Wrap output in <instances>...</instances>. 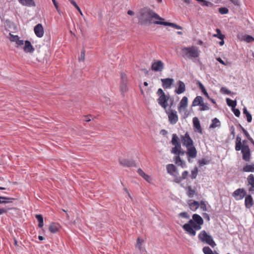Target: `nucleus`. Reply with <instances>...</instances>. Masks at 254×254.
<instances>
[{
    "label": "nucleus",
    "instance_id": "1",
    "mask_svg": "<svg viewBox=\"0 0 254 254\" xmlns=\"http://www.w3.org/2000/svg\"><path fill=\"white\" fill-rule=\"evenodd\" d=\"M139 22L141 24H150L152 23L155 24L169 26L177 29H182L183 28L175 23L163 21L164 19L152 9L144 7L139 11Z\"/></svg>",
    "mask_w": 254,
    "mask_h": 254
},
{
    "label": "nucleus",
    "instance_id": "2",
    "mask_svg": "<svg viewBox=\"0 0 254 254\" xmlns=\"http://www.w3.org/2000/svg\"><path fill=\"white\" fill-rule=\"evenodd\" d=\"M171 143L174 146L172 148L171 153L176 155L173 157L175 164L183 168L186 167L185 162L183 161L180 157V155H184L185 151L182 150L180 139L176 134H173Z\"/></svg>",
    "mask_w": 254,
    "mask_h": 254
},
{
    "label": "nucleus",
    "instance_id": "3",
    "mask_svg": "<svg viewBox=\"0 0 254 254\" xmlns=\"http://www.w3.org/2000/svg\"><path fill=\"white\" fill-rule=\"evenodd\" d=\"M192 217V219H190L187 223L183 226V228L189 235L194 236L196 235V231L201 229L203 220L201 217L197 214H194Z\"/></svg>",
    "mask_w": 254,
    "mask_h": 254
},
{
    "label": "nucleus",
    "instance_id": "4",
    "mask_svg": "<svg viewBox=\"0 0 254 254\" xmlns=\"http://www.w3.org/2000/svg\"><path fill=\"white\" fill-rule=\"evenodd\" d=\"M182 53L185 58H196L199 56L198 48L193 46L183 48L182 49Z\"/></svg>",
    "mask_w": 254,
    "mask_h": 254
},
{
    "label": "nucleus",
    "instance_id": "5",
    "mask_svg": "<svg viewBox=\"0 0 254 254\" xmlns=\"http://www.w3.org/2000/svg\"><path fill=\"white\" fill-rule=\"evenodd\" d=\"M198 238L201 242L209 245L212 248H214L216 245L212 237L208 234L205 230H202L199 233Z\"/></svg>",
    "mask_w": 254,
    "mask_h": 254
},
{
    "label": "nucleus",
    "instance_id": "6",
    "mask_svg": "<svg viewBox=\"0 0 254 254\" xmlns=\"http://www.w3.org/2000/svg\"><path fill=\"white\" fill-rule=\"evenodd\" d=\"M14 200V198L1 195V214L13 208L12 203Z\"/></svg>",
    "mask_w": 254,
    "mask_h": 254
},
{
    "label": "nucleus",
    "instance_id": "7",
    "mask_svg": "<svg viewBox=\"0 0 254 254\" xmlns=\"http://www.w3.org/2000/svg\"><path fill=\"white\" fill-rule=\"evenodd\" d=\"M241 144L242 147L240 150L242 154V158L244 161L249 162L251 158V152L248 144V141L246 140H244L242 141Z\"/></svg>",
    "mask_w": 254,
    "mask_h": 254
},
{
    "label": "nucleus",
    "instance_id": "8",
    "mask_svg": "<svg viewBox=\"0 0 254 254\" xmlns=\"http://www.w3.org/2000/svg\"><path fill=\"white\" fill-rule=\"evenodd\" d=\"M157 94L159 96L157 99L158 104L164 109H166L168 106V102L169 99V96L165 95L161 88H159L158 90Z\"/></svg>",
    "mask_w": 254,
    "mask_h": 254
},
{
    "label": "nucleus",
    "instance_id": "9",
    "mask_svg": "<svg viewBox=\"0 0 254 254\" xmlns=\"http://www.w3.org/2000/svg\"><path fill=\"white\" fill-rule=\"evenodd\" d=\"M5 27L6 29L9 31V40L11 42H14L16 43L17 39L19 38V37L17 35H13L11 34V32H14V31L16 29V26L12 22L10 21H6V24L5 25Z\"/></svg>",
    "mask_w": 254,
    "mask_h": 254
},
{
    "label": "nucleus",
    "instance_id": "10",
    "mask_svg": "<svg viewBox=\"0 0 254 254\" xmlns=\"http://www.w3.org/2000/svg\"><path fill=\"white\" fill-rule=\"evenodd\" d=\"M121 78L120 91L124 94L128 90L127 75L124 72L121 73Z\"/></svg>",
    "mask_w": 254,
    "mask_h": 254
},
{
    "label": "nucleus",
    "instance_id": "11",
    "mask_svg": "<svg viewBox=\"0 0 254 254\" xmlns=\"http://www.w3.org/2000/svg\"><path fill=\"white\" fill-rule=\"evenodd\" d=\"M247 194L246 190L243 188H239L236 190L232 194V196L236 200L243 199Z\"/></svg>",
    "mask_w": 254,
    "mask_h": 254
},
{
    "label": "nucleus",
    "instance_id": "12",
    "mask_svg": "<svg viewBox=\"0 0 254 254\" xmlns=\"http://www.w3.org/2000/svg\"><path fill=\"white\" fill-rule=\"evenodd\" d=\"M187 151L186 152L188 157V160L190 162V158L193 159L196 157L197 150L193 144L188 147H186Z\"/></svg>",
    "mask_w": 254,
    "mask_h": 254
},
{
    "label": "nucleus",
    "instance_id": "13",
    "mask_svg": "<svg viewBox=\"0 0 254 254\" xmlns=\"http://www.w3.org/2000/svg\"><path fill=\"white\" fill-rule=\"evenodd\" d=\"M181 139L183 145L186 147L193 144V141L188 132H186L184 135H181Z\"/></svg>",
    "mask_w": 254,
    "mask_h": 254
},
{
    "label": "nucleus",
    "instance_id": "14",
    "mask_svg": "<svg viewBox=\"0 0 254 254\" xmlns=\"http://www.w3.org/2000/svg\"><path fill=\"white\" fill-rule=\"evenodd\" d=\"M168 115L169 121L171 124L174 125L177 123L179 118L177 113L175 110H170L167 112Z\"/></svg>",
    "mask_w": 254,
    "mask_h": 254
},
{
    "label": "nucleus",
    "instance_id": "15",
    "mask_svg": "<svg viewBox=\"0 0 254 254\" xmlns=\"http://www.w3.org/2000/svg\"><path fill=\"white\" fill-rule=\"evenodd\" d=\"M247 186L248 187L249 191L252 194H254V175L252 174L249 175L247 179Z\"/></svg>",
    "mask_w": 254,
    "mask_h": 254
},
{
    "label": "nucleus",
    "instance_id": "16",
    "mask_svg": "<svg viewBox=\"0 0 254 254\" xmlns=\"http://www.w3.org/2000/svg\"><path fill=\"white\" fill-rule=\"evenodd\" d=\"M164 68V64L160 60L156 61L151 65V69L155 71H161Z\"/></svg>",
    "mask_w": 254,
    "mask_h": 254
},
{
    "label": "nucleus",
    "instance_id": "17",
    "mask_svg": "<svg viewBox=\"0 0 254 254\" xmlns=\"http://www.w3.org/2000/svg\"><path fill=\"white\" fill-rule=\"evenodd\" d=\"M167 173L170 175L177 177L179 175V172L177 167L173 164H169L166 166Z\"/></svg>",
    "mask_w": 254,
    "mask_h": 254
},
{
    "label": "nucleus",
    "instance_id": "18",
    "mask_svg": "<svg viewBox=\"0 0 254 254\" xmlns=\"http://www.w3.org/2000/svg\"><path fill=\"white\" fill-rule=\"evenodd\" d=\"M188 105V99L186 96H184L181 100L179 106L178 111L180 113H182V111H185Z\"/></svg>",
    "mask_w": 254,
    "mask_h": 254
},
{
    "label": "nucleus",
    "instance_id": "19",
    "mask_svg": "<svg viewBox=\"0 0 254 254\" xmlns=\"http://www.w3.org/2000/svg\"><path fill=\"white\" fill-rule=\"evenodd\" d=\"M119 163L120 165L124 167H133L135 166V162L132 160L127 159H119Z\"/></svg>",
    "mask_w": 254,
    "mask_h": 254
},
{
    "label": "nucleus",
    "instance_id": "20",
    "mask_svg": "<svg viewBox=\"0 0 254 254\" xmlns=\"http://www.w3.org/2000/svg\"><path fill=\"white\" fill-rule=\"evenodd\" d=\"M35 35L39 38H41L44 35V28L41 24L36 25L34 29Z\"/></svg>",
    "mask_w": 254,
    "mask_h": 254
},
{
    "label": "nucleus",
    "instance_id": "21",
    "mask_svg": "<svg viewBox=\"0 0 254 254\" xmlns=\"http://www.w3.org/2000/svg\"><path fill=\"white\" fill-rule=\"evenodd\" d=\"M245 205L247 208H251L254 204V199L251 194H246L245 196Z\"/></svg>",
    "mask_w": 254,
    "mask_h": 254
},
{
    "label": "nucleus",
    "instance_id": "22",
    "mask_svg": "<svg viewBox=\"0 0 254 254\" xmlns=\"http://www.w3.org/2000/svg\"><path fill=\"white\" fill-rule=\"evenodd\" d=\"M23 6L27 7H35L36 6L35 0H18Z\"/></svg>",
    "mask_w": 254,
    "mask_h": 254
},
{
    "label": "nucleus",
    "instance_id": "23",
    "mask_svg": "<svg viewBox=\"0 0 254 254\" xmlns=\"http://www.w3.org/2000/svg\"><path fill=\"white\" fill-rule=\"evenodd\" d=\"M34 48L30 41L26 40L24 42L23 50L26 53H32L34 51Z\"/></svg>",
    "mask_w": 254,
    "mask_h": 254
},
{
    "label": "nucleus",
    "instance_id": "24",
    "mask_svg": "<svg viewBox=\"0 0 254 254\" xmlns=\"http://www.w3.org/2000/svg\"><path fill=\"white\" fill-rule=\"evenodd\" d=\"M61 229V226L59 224L56 223H52L49 227L50 232L52 233H56Z\"/></svg>",
    "mask_w": 254,
    "mask_h": 254
},
{
    "label": "nucleus",
    "instance_id": "25",
    "mask_svg": "<svg viewBox=\"0 0 254 254\" xmlns=\"http://www.w3.org/2000/svg\"><path fill=\"white\" fill-rule=\"evenodd\" d=\"M178 88L176 89V93L178 94H181L184 93L186 91V85L185 83L183 81L179 80L178 82Z\"/></svg>",
    "mask_w": 254,
    "mask_h": 254
},
{
    "label": "nucleus",
    "instance_id": "26",
    "mask_svg": "<svg viewBox=\"0 0 254 254\" xmlns=\"http://www.w3.org/2000/svg\"><path fill=\"white\" fill-rule=\"evenodd\" d=\"M161 81L162 83V85L165 88H169L171 87L172 84L174 82V79L172 78H165L162 79Z\"/></svg>",
    "mask_w": 254,
    "mask_h": 254
},
{
    "label": "nucleus",
    "instance_id": "27",
    "mask_svg": "<svg viewBox=\"0 0 254 254\" xmlns=\"http://www.w3.org/2000/svg\"><path fill=\"white\" fill-rule=\"evenodd\" d=\"M238 38L241 41H245L247 43H251L254 41V38L250 35H238Z\"/></svg>",
    "mask_w": 254,
    "mask_h": 254
},
{
    "label": "nucleus",
    "instance_id": "28",
    "mask_svg": "<svg viewBox=\"0 0 254 254\" xmlns=\"http://www.w3.org/2000/svg\"><path fill=\"white\" fill-rule=\"evenodd\" d=\"M192 121L194 127L197 129L198 132L202 133V128L198 118L196 117L193 118Z\"/></svg>",
    "mask_w": 254,
    "mask_h": 254
},
{
    "label": "nucleus",
    "instance_id": "29",
    "mask_svg": "<svg viewBox=\"0 0 254 254\" xmlns=\"http://www.w3.org/2000/svg\"><path fill=\"white\" fill-rule=\"evenodd\" d=\"M189 175V172L188 171H184L182 174V176L178 177V176L175 178V182L177 183H181L183 180L187 179Z\"/></svg>",
    "mask_w": 254,
    "mask_h": 254
},
{
    "label": "nucleus",
    "instance_id": "30",
    "mask_svg": "<svg viewBox=\"0 0 254 254\" xmlns=\"http://www.w3.org/2000/svg\"><path fill=\"white\" fill-rule=\"evenodd\" d=\"M186 190H187V194L189 197H192L196 194L195 188L193 189L189 186L186 188Z\"/></svg>",
    "mask_w": 254,
    "mask_h": 254
},
{
    "label": "nucleus",
    "instance_id": "31",
    "mask_svg": "<svg viewBox=\"0 0 254 254\" xmlns=\"http://www.w3.org/2000/svg\"><path fill=\"white\" fill-rule=\"evenodd\" d=\"M203 102L201 96H197L193 100L192 103V106H199Z\"/></svg>",
    "mask_w": 254,
    "mask_h": 254
},
{
    "label": "nucleus",
    "instance_id": "32",
    "mask_svg": "<svg viewBox=\"0 0 254 254\" xmlns=\"http://www.w3.org/2000/svg\"><path fill=\"white\" fill-rule=\"evenodd\" d=\"M242 139L238 135L236 137L235 143V150L236 151H240L242 149Z\"/></svg>",
    "mask_w": 254,
    "mask_h": 254
},
{
    "label": "nucleus",
    "instance_id": "33",
    "mask_svg": "<svg viewBox=\"0 0 254 254\" xmlns=\"http://www.w3.org/2000/svg\"><path fill=\"white\" fill-rule=\"evenodd\" d=\"M138 173L148 182H150L151 180L149 176L146 174L141 169H138Z\"/></svg>",
    "mask_w": 254,
    "mask_h": 254
},
{
    "label": "nucleus",
    "instance_id": "34",
    "mask_svg": "<svg viewBox=\"0 0 254 254\" xmlns=\"http://www.w3.org/2000/svg\"><path fill=\"white\" fill-rule=\"evenodd\" d=\"M243 171L245 172H254V164L246 165L243 168Z\"/></svg>",
    "mask_w": 254,
    "mask_h": 254
},
{
    "label": "nucleus",
    "instance_id": "35",
    "mask_svg": "<svg viewBox=\"0 0 254 254\" xmlns=\"http://www.w3.org/2000/svg\"><path fill=\"white\" fill-rule=\"evenodd\" d=\"M189 206L191 210L195 211L199 207V203L197 201H193L189 203Z\"/></svg>",
    "mask_w": 254,
    "mask_h": 254
},
{
    "label": "nucleus",
    "instance_id": "36",
    "mask_svg": "<svg viewBox=\"0 0 254 254\" xmlns=\"http://www.w3.org/2000/svg\"><path fill=\"white\" fill-rule=\"evenodd\" d=\"M35 217L38 221V227L42 228L44 226L43 216L41 214H36Z\"/></svg>",
    "mask_w": 254,
    "mask_h": 254
},
{
    "label": "nucleus",
    "instance_id": "37",
    "mask_svg": "<svg viewBox=\"0 0 254 254\" xmlns=\"http://www.w3.org/2000/svg\"><path fill=\"white\" fill-rule=\"evenodd\" d=\"M212 124L210 126V128H215L220 126V122L217 118H214L212 121Z\"/></svg>",
    "mask_w": 254,
    "mask_h": 254
},
{
    "label": "nucleus",
    "instance_id": "38",
    "mask_svg": "<svg viewBox=\"0 0 254 254\" xmlns=\"http://www.w3.org/2000/svg\"><path fill=\"white\" fill-rule=\"evenodd\" d=\"M198 86H199V88L201 90V92L203 93L204 96L207 99H209V96L208 93L207 92V91H206L204 86H203V85L200 82H198Z\"/></svg>",
    "mask_w": 254,
    "mask_h": 254
},
{
    "label": "nucleus",
    "instance_id": "39",
    "mask_svg": "<svg viewBox=\"0 0 254 254\" xmlns=\"http://www.w3.org/2000/svg\"><path fill=\"white\" fill-rule=\"evenodd\" d=\"M216 32H217V33L214 34L213 35V37H217L219 39H224L225 36L221 33V30L217 28L216 29Z\"/></svg>",
    "mask_w": 254,
    "mask_h": 254
},
{
    "label": "nucleus",
    "instance_id": "40",
    "mask_svg": "<svg viewBox=\"0 0 254 254\" xmlns=\"http://www.w3.org/2000/svg\"><path fill=\"white\" fill-rule=\"evenodd\" d=\"M226 102L229 106L231 107L232 108L235 107L237 105L236 101L232 100L229 98L226 99Z\"/></svg>",
    "mask_w": 254,
    "mask_h": 254
},
{
    "label": "nucleus",
    "instance_id": "41",
    "mask_svg": "<svg viewBox=\"0 0 254 254\" xmlns=\"http://www.w3.org/2000/svg\"><path fill=\"white\" fill-rule=\"evenodd\" d=\"M200 2H202L201 5L202 6H206L207 7H212L214 6V4L210 1H207L205 0H202Z\"/></svg>",
    "mask_w": 254,
    "mask_h": 254
},
{
    "label": "nucleus",
    "instance_id": "42",
    "mask_svg": "<svg viewBox=\"0 0 254 254\" xmlns=\"http://www.w3.org/2000/svg\"><path fill=\"white\" fill-rule=\"evenodd\" d=\"M198 174V168L195 167L191 172L190 177L192 179H195Z\"/></svg>",
    "mask_w": 254,
    "mask_h": 254
},
{
    "label": "nucleus",
    "instance_id": "43",
    "mask_svg": "<svg viewBox=\"0 0 254 254\" xmlns=\"http://www.w3.org/2000/svg\"><path fill=\"white\" fill-rule=\"evenodd\" d=\"M200 107V111H206L208 110L209 109V108L207 105V104L204 103L203 102L201 103L200 105H199Z\"/></svg>",
    "mask_w": 254,
    "mask_h": 254
},
{
    "label": "nucleus",
    "instance_id": "44",
    "mask_svg": "<svg viewBox=\"0 0 254 254\" xmlns=\"http://www.w3.org/2000/svg\"><path fill=\"white\" fill-rule=\"evenodd\" d=\"M199 206L203 211H206L207 210V205L205 201H201L199 203Z\"/></svg>",
    "mask_w": 254,
    "mask_h": 254
},
{
    "label": "nucleus",
    "instance_id": "45",
    "mask_svg": "<svg viewBox=\"0 0 254 254\" xmlns=\"http://www.w3.org/2000/svg\"><path fill=\"white\" fill-rule=\"evenodd\" d=\"M218 11L221 14H225L228 13L229 10L226 7H221L218 9Z\"/></svg>",
    "mask_w": 254,
    "mask_h": 254
},
{
    "label": "nucleus",
    "instance_id": "46",
    "mask_svg": "<svg viewBox=\"0 0 254 254\" xmlns=\"http://www.w3.org/2000/svg\"><path fill=\"white\" fill-rule=\"evenodd\" d=\"M220 91L221 93L227 95H230L231 93V92L230 91H229L227 88L224 87L221 88Z\"/></svg>",
    "mask_w": 254,
    "mask_h": 254
},
{
    "label": "nucleus",
    "instance_id": "47",
    "mask_svg": "<svg viewBox=\"0 0 254 254\" xmlns=\"http://www.w3.org/2000/svg\"><path fill=\"white\" fill-rule=\"evenodd\" d=\"M143 242V240L140 239L139 238L137 239L136 247L139 249V250H141L142 245Z\"/></svg>",
    "mask_w": 254,
    "mask_h": 254
},
{
    "label": "nucleus",
    "instance_id": "48",
    "mask_svg": "<svg viewBox=\"0 0 254 254\" xmlns=\"http://www.w3.org/2000/svg\"><path fill=\"white\" fill-rule=\"evenodd\" d=\"M53 2V4L57 10V11H58V12L60 14H61V11L60 10V8L59 6V4H58V3L57 2V1L56 0H52Z\"/></svg>",
    "mask_w": 254,
    "mask_h": 254
},
{
    "label": "nucleus",
    "instance_id": "49",
    "mask_svg": "<svg viewBox=\"0 0 254 254\" xmlns=\"http://www.w3.org/2000/svg\"><path fill=\"white\" fill-rule=\"evenodd\" d=\"M85 51L84 49L82 50V51L81 52V54L80 57L78 58V60L79 61H83L85 60Z\"/></svg>",
    "mask_w": 254,
    "mask_h": 254
},
{
    "label": "nucleus",
    "instance_id": "50",
    "mask_svg": "<svg viewBox=\"0 0 254 254\" xmlns=\"http://www.w3.org/2000/svg\"><path fill=\"white\" fill-rule=\"evenodd\" d=\"M245 115L247 117V121L249 123H251L252 121V116L251 115V114L249 112H248L247 113V114Z\"/></svg>",
    "mask_w": 254,
    "mask_h": 254
},
{
    "label": "nucleus",
    "instance_id": "51",
    "mask_svg": "<svg viewBox=\"0 0 254 254\" xmlns=\"http://www.w3.org/2000/svg\"><path fill=\"white\" fill-rule=\"evenodd\" d=\"M241 127L242 128V130L244 134L246 136V137L248 139L251 136H250V135H249V133L248 132V131L244 127H243L242 126H241Z\"/></svg>",
    "mask_w": 254,
    "mask_h": 254
},
{
    "label": "nucleus",
    "instance_id": "52",
    "mask_svg": "<svg viewBox=\"0 0 254 254\" xmlns=\"http://www.w3.org/2000/svg\"><path fill=\"white\" fill-rule=\"evenodd\" d=\"M179 215L182 217L186 218H188V219L189 218V215H188L187 212H182V213H180Z\"/></svg>",
    "mask_w": 254,
    "mask_h": 254
},
{
    "label": "nucleus",
    "instance_id": "53",
    "mask_svg": "<svg viewBox=\"0 0 254 254\" xmlns=\"http://www.w3.org/2000/svg\"><path fill=\"white\" fill-rule=\"evenodd\" d=\"M234 5L237 6H240L239 0H229Z\"/></svg>",
    "mask_w": 254,
    "mask_h": 254
},
{
    "label": "nucleus",
    "instance_id": "54",
    "mask_svg": "<svg viewBox=\"0 0 254 254\" xmlns=\"http://www.w3.org/2000/svg\"><path fill=\"white\" fill-rule=\"evenodd\" d=\"M233 112H234V115L237 117H239L240 115V111H239V109H235L233 110Z\"/></svg>",
    "mask_w": 254,
    "mask_h": 254
},
{
    "label": "nucleus",
    "instance_id": "55",
    "mask_svg": "<svg viewBox=\"0 0 254 254\" xmlns=\"http://www.w3.org/2000/svg\"><path fill=\"white\" fill-rule=\"evenodd\" d=\"M24 41L22 40H20L19 38L17 39V41H16V44L17 46H22L24 44Z\"/></svg>",
    "mask_w": 254,
    "mask_h": 254
},
{
    "label": "nucleus",
    "instance_id": "56",
    "mask_svg": "<svg viewBox=\"0 0 254 254\" xmlns=\"http://www.w3.org/2000/svg\"><path fill=\"white\" fill-rule=\"evenodd\" d=\"M231 134L233 135V138H234L235 136V127L233 126H232L230 128Z\"/></svg>",
    "mask_w": 254,
    "mask_h": 254
},
{
    "label": "nucleus",
    "instance_id": "57",
    "mask_svg": "<svg viewBox=\"0 0 254 254\" xmlns=\"http://www.w3.org/2000/svg\"><path fill=\"white\" fill-rule=\"evenodd\" d=\"M217 61L218 62H219L220 64H223L224 65H226V64L224 62V61H223L220 58H218L217 59Z\"/></svg>",
    "mask_w": 254,
    "mask_h": 254
},
{
    "label": "nucleus",
    "instance_id": "58",
    "mask_svg": "<svg viewBox=\"0 0 254 254\" xmlns=\"http://www.w3.org/2000/svg\"><path fill=\"white\" fill-rule=\"evenodd\" d=\"M76 9L78 11V12L80 13V14L82 15L83 14H82V12L80 8V7L78 6V5H76L75 6H74Z\"/></svg>",
    "mask_w": 254,
    "mask_h": 254
},
{
    "label": "nucleus",
    "instance_id": "59",
    "mask_svg": "<svg viewBox=\"0 0 254 254\" xmlns=\"http://www.w3.org/2000/svg\"><path fill=\"white\" fill-rule=\"evenodd\" d=\"M203 217L205 219H207L208 221L209 220V216L208 214L207 213H204L203 214Z\"/></svg>",
    "mask_w": 254,
    "mask_h": 254
},
{
    "label": "nucleus",
    "instance_id": "60",
    "mask_svg": "<svg viewBox=\"0 0 254 254\" xmlns=\"http://www.w3.org/2000/svg\"><path fill=\"white\" fill-rule=\"evenodd\" d=\"M74 6H75L76 5H77L76 2L74 0H68Z\"/></svg>",
    "mask_w": 254,
    "mask_h": 254
},
{
    "label": "nucleus",
    "instance_id": "61",
    "mask_svg": "<svg viewBox=\"0 0 254 254\" xmlns=\"http://www.w3.org/2000/svg\"><path fill=\"white\" fill-rule=\"evenodd\" d=\"M85 122H89L91 121L89 116H85Z\"/></svg>",
    "mask_w": 254,
    "mask_h": 254
},
{
    "label": "nucleus",
    "instance_id": "62",
    "mask_svg": "<svg viewBox=\"0 0 254 254\" xmlns=\"http://www.w3.org/2000/svg\"><path fill=\"white\" fill-rule=\"evenodd\" d=\"M127 14L129 15H133L134 14V12L131 10H129L127 11Z\"/></svg>",
    "mask_w": 254,
    "mask_h": 254
},
{
    "label": "nucleus",
    "instance_id": "63",
    "mask_svg": "<svg viewBox=\"0 0 254 254\" xmlns=\"http://www.w3.org/2000/svg\"><path fill=\"white\" fill-rule=\"evenodd\" d=\"M206 161L204 159H202L200 161V165H204V164H206Z\"/></svg>",
    "mask_w": 254,
    "mask_h": 254
},
{
    "label": "nucleus",
    "instance_id": "64",
    "mask_svg": "<svg viewBox=\"0 0 254 254\" xmlns=\"http://www.w3.org/2000/svg\"><path fill=\"white\" fill-rule=\"evenodd\" d=\"M248 139L251 141V142L254 145V140L252 137H250Z\"/></svg>",
    "mask_w": 254,
    "mask_h": 254
}]
</instances>
